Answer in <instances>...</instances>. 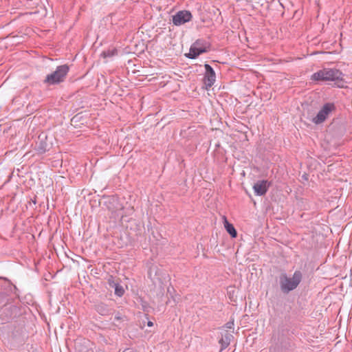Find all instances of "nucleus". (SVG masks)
<instances>
[{
	"instance_id": "nucleus-15",
	"label": "nucleus",
	"mask_w": 352,
	"mask_h": 352,
	"mask_svg": "<svg viewBox=\"0 0 352 352\" xmlns=\"http://www.w3.org/2000/svg\"><path fill=\"white\" fill-rule=\"evenodd\" d=\"M124 289H123L122 286H121L119 284H116L115 294L119 297H121L124 295Z\"/></svg>"
},
{
	"instance_id": "nucleus-20",
	"label": "nucleus",
	"mask_w": 352,
	"mask_h": 352,
	"mask_svg": "<svg viewBox=\"0 0 352 352\" xmlns=\"http://www.w3.org/2000/svg\"><path fill=\"white\" fill-rule=\"evenodd\" d=\"M10 289L12 288V287H14V289H16L15 286H12V285H10L9 283H8Z\"/></svg>"
},
{
	"instance_id": "nucleus-1",
	"label": "nucleus",
	"mask_w": 352,
	"mask_h": 352,
	"mask_svg": "<svg viewBox=\"0 0 352 352\" xmlns=\"http://www.w3.org/2000/svg\"><path fill=\"white\" fill-rule=\"evenodd\" d=\"M302 277V273L300 270H296L292 276H288L285 272L281 273L279 276L280 291L287 294L295 290L301 283Z\"/></svg>"
},
{
	"instance_id": "nucleus-2",
	"label": "nucleus",
	"mask_w": 352,
	"mask_h": 352,
	"mask_svg": "<svg viewBox=\"0 0 352 352\" xmlns=\"http://www.w3.org/2000/svg\"><path fill=\"white\" fill-rule=\"evenodd\" d=\"M311 80L316 81H336L343 82V74L337 69H323L318 71L311 76Z\"/></svg>"
},
{
	"instance_id": "nucleus-13",
	"label": "nucleus",
	"mask_w": 352,
	"mask_h": 352,
	"mask_svg": "<svg viewBox=\"0 0 352 352\" xmlns=\"http://www.w3.org/2000/svg\"><path fill=\"white\" fill-rule=\"evenodd\" d=\"M9 300L8 294L5 292L0 291V305L9 303Z\"/></svg>"
},
{
	"instance_id": "nucleus-17",
	"label": "nucleus",
	"mask_w": 352,
	"mask_h": 352,
	"mask_svg": "<svg viewBox=\"0 0 352 352\" xmlns=\"http://www.w3.org/2000/svg\"><path fill=\"white\" fill-rule=\"evenodd\" d=\"M122 319L121 318V316L119 313H118L116 316H115V320H120Z\"/></svg>"
},
{
	"instance_id": "nucleus-10",
	"label": "nucleus",
	"mask_w": 352,
	"mask_h": 352,
	"mask_svg": "<svg viewBox=\"0 0 352 352\" xmlns=\"http://www.w3.org/2000/svg\"><path fill=\"white\" fill-rule=\"evenodd\" d=\"M232 338L233 336L228 332L222 336V338L219 341V344H221V351L229 346Z\"/></svg>"
},
{
	"instance_id": "nucleus-7",
	"label": "nucleus",
	"mask_w": 352,
	"mask_h": 352,
	"mask_svg": "<svg viewBox=\"0 0 352 352\" xmlns=\"http://www.w3.org/2000/svg\"><path fill=\"white\" fill-rule=\"evenodd\" d=\"M173 23L176 26L184 25L192 20V15L189 10H180L172 16Z\"/></svg>"
},
{
	"instance_id": "nucleus-8",
	"label": "nucleus",
	"mask_w": 352,
	"mask_h": 352,
	"mask_svg": "<svg viewBox=\"0 0 352 352\" xmlns=\"http://www.w3.org/2000/svg\"><path fill=\"white\" fill-rule=\"evenodd\" d=\"M204 67L206 72L204 76V83L206 89H208L214 85L216 80V74L213 68L209 64L206 63Z\"/></svg>"
},
{
	"instance_id": "nucleus-12",
	"label": "nucleus",
	"mask_w": 352,
	"mask_h": 352,
	"mask_svg": "<svg viewBox=\"0 0 352 352\" xmlns=\"http://www.w3.org/2000/svg\"><path fill=\"white\" fill-rule=\"evenodd\" d=\"M224 219V227L227 232L232 237L236 238L237 236V232L234 228V226L229 223L226 217H223Z\"/></svg>"
},
{
	"instance_id": "nucleus-11",
	"label": "nucleus",
	"mask_w": 352,
	"mask_h": 352,
	"mask_svg": "<svg viewBox=\"0 0 352 352\" xmlns=\"http://www.w3.org/2000/svg\"><path fill=\"white\" fill-rule=\"evenodd\" d=\"M95 309L102 316H108L111 314V309L104 302H100L96 305Z\"/></svg>"
},
{
	"instance_id": "nucleus-9",
	"label": "nucleus",
	"mask_w": 352,
	"mask_h": 352,
	"mask_svg": "<svg viewBox=\"0 0 352 352\" xmlns=\"http://www.w3.org/2000/svg\"><path fill=\"white\" fill-rule=\"evenodd\" d=\"M270 184L267 180H259L253 186L254 193L257 196H263L265 195Z\"/></svg>"
},
{
	"instance_id": "nucleus-14",
	"label": "nucleus",
	"mask_w": 352,
	"mask_h": 352,
	"mask_svg": "<svg viewBox=\"0 0 352 352\" xmlns=\"http://www.w3.org/2000/svg\"><path fill=\"white\" fill-rule=\"evenodd\" d=\"M37 149L41 153H45L48 150L47 144L43 140H41L37 145Z\"/></svg>"
},
{
	"instance_id": "nucleus-18",
	"label": "nucleus",
	"mask_w": 352,
	"mask_h": 352,
	"mask_svg": "<svg viewBox=\"0 0 352 352\" xmlns=\"http://www.w3.org/2000/svg\"><path fill=\"white\" fill-rule=\"evenodd\" d=\"M232 325H233V322H229L226 324V327L228 329H231L232 327Z\"/></svg>"
},
{
	"instance_id": "nucleus-3",
	"label": "nucleus",
	"mask_w": 352,
	"mask_h": 352,
	"mask_svg": "<svg viewBox=\"0 0 352 352\" xmlns=\"http://www.w3.org/2000/svg\"><path fill=\"white\" fill-rule=\"evenodd\" d=\"M22 314L21 308L14 302L6 303L0 308V323L5 324Z\"/></svg>"
},
{
	"instance_id": "nucleus-6",
	"label": "nucleus",
	"mask_w": 352,
	"mask_h": 352,
	"mask_svg": "<svg viewBox=\"0 0 352 352\" xmlns=\"http://www.w3.org/2000/svg\"><path fill=\"white\" fill-rule=\"evenodd\" d=\"M335 109V105L333 103H326L318 111L316 116L312 119V122L316 124L322 123L329 114Z\"/></svg>"
},
{
	"instance_id": "nucleus-5",
	"label": "nucleus",
	"mask_w": 352,
	"mask_h": 352,
	"mask_svg": "<svg viewBox=\"0 0 352 352\" xmlns=\"http://www.w3.org/2000/svg\"><path fill=\"white\" fill-rule=\"evenodd\" d=\"M210 43L208 41L200 38L197 39L190 47V52L186 56L191 59H195L200 54L210 50Z\"/></svg>"
},
{
	"instance_id": "nucleus-16",
	"label": "nucleus",
	"mask_w": 352,
	"mask_h": 352,
	"mask_svg": "<svg viewBox=\"0 0 352 352\" xmlns=\"http://www.w3.org/2000/svg\"><path fill=\"white\" fill-rule=\"evenodd\" d=\"M116 53H117L116 50H113L104 51L102 54L104 57H111V56H114Z\"/></svg>"
},
{
	"instance_id": "nucleus-4",
	"label": "nucleus",
	"mask_w": 352,
	"mask_h": 352,
	"mask_svg": "<svg viewBox=\"0 0 352 352\" xmlns=\"http://www.w3.org/2000/svg\"><path fill=\"white\" fill-rule=\"evenodd\" d=\"M69 70V67L66 64L58 66L54 72L46 76L43 82L48 85H58L65 80Z\"/></svg>"
},
{
	"instance_id": "nucleus-19",
	"label": "nucleus",
	"mask_w": 352,
	"mask_h": 352,
	"mask_svg": "<svg viewBox=\"0 0 352 352\" xmlns=\"http://www.w3.org/2000/svg\"><path fill=\"white\" fill-rule=\"evenodd\" d=\"M147 324L148 327H152L153 325V323L151 321H148Z\"/></svg>"
}]
</instances>
